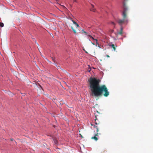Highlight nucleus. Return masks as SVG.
<instances>
[{
	"instance_id": "f3484780",
	"label": "nucleus",
	"mask_w": 153,
	"mask_h": 153,
	"mask_svg": "<svg viewBox=\"0 0 153 153\" xmlns=\"http://www.w3.org/2000/svg\"><path fill=\"white\" fill-rule=\"evenodd\" d=\"M52 60H53V62H55V58H52Z\"/></svg>"
},
{
	"instance_id": "393cba45",
	"label": "nucleus",
	"mask_w": 153,
	"mask_h": 153,
	"mask_svg": "<svg viewBox=\"0 0 153 153\" xmlns=\"http://www.w3.org/2000/svg\"><path fill=\"white\" fill-rule=\"evenodd\" d=\"M74 1H76V0H75Z\"/></svg>"
},
{
	"instance_id": "20e7f679",
	"label": "nucleus",
	"mask_w": 153,
	"mask_h": 153,
	"mask_svg": "<svg viewBox=\"0 0 153 153\" xmlns=\"http://www.w3.org/2000/svg\"><path fill=\"white\" fill-rule=\"evenodd\" d=\"M71 20L72 21L73 23L76 25V27H80L79 25L74 21L72 20V19H71Z\"/></svg>"
},
{
	"instance_id": "f8f14e48",
	"label": "nucleus",
	"mask_w": 153,
	"mask_h": 153,
	"mask_svg": "<svg viewBox=\"0 0 153 153\" xmlns=\"http://www.w3.org/2000/svg\"><path fill=\"white\" fill-rule=\"evenodd\" d=\"M95 10L94 7H92V8L91 9V11H93V12H95Z\"/></svg>"
},
{
	"instance_id": "1a4fd4ad",
	"label": "nucleus",
	"mask_w": 153,
	"mask_h": 153,
	"mask_svg": "<svg viewBox=\"0 0 153 153\" xmlns=\"http://www.w3.org/2000/svg\"><path fill=\"white\" fill-rule=\"evenodd\" d=\"M96 46H98V47H99L100 48V45L97 42H96Z\"/></svg>"
},
{
	"instance_id": "f03ea898",
	"label": "nucleus",
	"mask_w": 153,
	"mask_h": 153,
	"mask_svg": "<svg viewBox=\"0 0 153 153\" xmlns=\"http://www.w3.org/2000/svg\"><path fill=\"white\" fill-rule=\"evenodd\" d=\"M127 10V8L124 6L122 14L123 19H118L117 21L118 23L121 26L124 24H127L128 22V20L127 17L126 15V12Z\"/></svg>"
},
{
	"instance_id": "412c9836",
	"label": "nucleus",
	"mask_w": 153,
	"mask_h": 153,
	"mask_svg": "<svg viewBox=\"0 0 153 153\" xmlns=\"http://www.w3.org/2000/svg\"><path fill=\"white\" fill-rule=\"evenodd\" d=\"M91 43L92 44H93V45H94V43L92 42H91Z\"/></svg>"
},
{
	"instance_id": "6e6552de",
	"label": "nucleus",
	"mask_w": 153,
	"mask_h": 153,
	"mask_svg": "<svg viewBox=\"0 0 153 153\" xmlns=\"http://www.w3.org/2000/svg\"><path fill=\"white\" fill-rule=\"evenodd\" d=\"M94 127L96 129V132L97 133H98V128L96 126V125H94Z\"/></svg>"
},
{
	"instance_id": "423d86ee",
	"label": "nucleus",
	"mask_w": 153,
	"mask_h": 153,
	"mask_svg": "<svg viewBox=\"0 0 153 153\" xmlns=\"http://www.w3.org/2000/svg\"><path fill=\"white\" fill-rule=\"evenodd\" d=\"M109 46L112 48H113L114 51L116 49L115 47V46L114 44L110 45Z\"/></svg>"
},
{
	"instance_id": "0eeeda50",
	"label": "nucleus",
	"mask_w": 153,
	"mask_h": 153,
	"mask_svg": "<svg viewBox=\"0 0 153 153\" xmlns=\"http://www.w3.org/2000/svg\"><path fill=\"white\" fill-rule=\"evenodd\" d=\"M123 30V28L122 27V26H121V27L120 28V31L119 32H118L117 33L120 34H122V31Z\"/></svg>"
},
{
	"instance_id": "39448f33",
	"label": "nucleus",
	"mask_w": 153,
	"mask_h": 153,
	"mask_svg": "<svg viewBox=\"0 0 153 153\" xmlns=\"http://www.w3.org/2000/svg\"><path fill=\"white\" fill-rule=\"evenodd\" d=\"M86 36H87V38L89 39V40L91 42V39L92 36L89 34H86Z\"/></svg>"
},
{
	"instance_id": "4468645a",
	"label": "nucleus",
	"mask_w": 153,
	"mask_h": 153,
	"mask_svg": "<svg viewBox=\"0 0 153 153\" xmlns=\"http://www.w3.org/2000/svg\"><path fill=\"white\" fill-rule=\"evenodd\" d=\"M92 40L93 41H95L96 42H97V40L95 39H94Z\"/></svg>"
},
{
	"instance_id": "ddd939ff",
	"label": "nucleus",
	"mask_w": 153,
	"mask_h": 153,
	"mask_svg": "<svg viewBox=\"0 0 153 153\" xmlns=\"http://www.w3.org/2000/svg\"><path fill=\"white\" fill-rule=\"evenodd\" d=\"M71 29L73 30V31L74 32V33H76V30H75L74 29L73 27H71Z\"/></svg>"
},
{
	"instance_id": "7ed1b4c3",
	"label": "nucleus",
	"mask_w": 153,
	"mask_h": 153,
	"mask_svg": "<svg viewBox=\"0 0 153 153\" xmlns=\"http://www.w3.org/2000/svg\"><path fill=\"white\" fill-rule=\"evenodd\" d=\"M98 137L99 136L98 135V133H97V134H95L94 136L92 137L91 139H94L96 141H97L98 139Z\"/></svg>"
},
{
	"instance_id": "5701e85b",
	"label": "nucleus",
	"mask_w": 153,
	"mask_h": 153,
	"mask_svg": "<svg viewBox=\"0 0 153 153\" xmlns=\"http://www.w3.org/2000/svg\"><path fill=\"white\" fill-rule=\"evenodd\" d=\"M94 39L93 37H92V38H91V39Z\"/></svg>"
},
{
	"instance_id": "6ab92c4d",
	"label": "nucleus",
	"mask_w": 153,
	"mask_h": 153,
	"mask_svg": "<svg viewBox=\"0 0 153 153\" xmlns=\"http://www.w3.org/2000/svg\"><path fill=\"white\" fill-rule=\"evenodd\" d=\"M91 5L92 7H94V5L93 4H91Z\"/></svg>"
},
{
	"instance_id": "b1692460",
	"label": "nucleus",
	"mask_w": 153,
	"mask_h": 153,
	"mask_svg": "<svg viewBox=\"0 0 153 153\" xmlns=\"http://www.w3.org/2000/svg\"><path fill=\"white\" fill-rule=\"evenodd\" d=\"M89 71V72H90V70H89V71Z\"/></svg>"
},
{
	"instance_id": "4be33fe9",
	"label": "nucleus",
	"mask_w": 153,
	"mask_h": 153,
	"mask_svg": "<svg viewBox=\"0 0 153 153\" xmlns=\"http://www.w3.org/2000/svg\"><path fill=\"white\" fill-rule=\"evenodd\" d=\"M13 139H11V141H13Z\"/></svg>"
},
{
	"instance_id": "aec40b11",
	"label": "nucleus",
	"mask_w": 153,
	"mask_h": 153,
	"mask_svg": "<svg viewBox=\"0 0 153 153\" xmlns=\"http://www.w3.org/2000/svg\"><path fill=\"white\" fill-rule=\"evenodd\" d=\"M106 56L107 57H109V56L108 55H106Z\"/></svg>"
},
{
	"instance_id": "f257e3e1",
	"label": "nucleus",
	"mask_w": 153,
	"mask_h": 153,
	"mask_svg": "<svg viewBox=\"0 0 153 153\" xmlns=\"http://www.w3.org/2000/svg\"><path fill=\"white\" fill-rule=\"evenodd\" d=\"M100 82L99 79H97L95 78L90 79L89 82L91 96L98 97L102 93H104V95L105 97H107L109 95V92L105 85L100 86L99 83Z\"/></svg>"
},
{
	"instance_id": "dca6fc26",
	"label": "nucleus",
	"mask_w": 153,
	"mask_h": 153,
	"mask_svg": "<svg viewBox=\"0 0 153 153\" xmlns=\"http://www.w3.org/2000/svg\"><path fill=\"white\" fill-rule=\"evenodd\" d=\"M111 24H113L114 25H115V24L114 23V22H111Z\"/></svg>"
},
{
	"instance_id": "9d476101",
	"label": "nucleus",
	"mask_w": 153,
	"mask_h": 153,
	"mask_svg": "<svg viewBox=\"0 0 153 153\" xmlns=\"http://www.w3.org/2000/svg\"><path fill=\"white\" fill-rule=\"evenodd\" d=\"M53 141L54 142V143L55 144H58L57 140L56 139H53Z\"/></svg>"
},
{
	"instance_id": "2eb2a0df",
	"label": "nucleus",
	"mask_w": 153,
	"mask_h": 153,
	"mask_svg": "<svg viewBox=\"0 0 153 153\" xmlns=\"http://www.w3.org/2000/svg\"><path fill=\"white\" fill-rule=\"evenodd\" d=\"M83 32H84L85 33V35H86V34H87V32H86V31H84V30H83Z\"/></svg>"
},
{
	"instance_id": "9b49d317",
	"label": "nucleus",
	"mask_w": 153,
	"mask_h": 153,
	"mask_svg": "<svg viewBox=\"0 0 153 153\" xmlns=\"http://www.w3.org/2000/svg\"><path fill=\"white\" fill-rule=\"evenodd\" d=\"M0 26L1 27H3L4 26V24L2 22H0Z\"/></svg>"
},
{
	"instance_id": "a211bd4d",
	"label": "nucleus",
	"mask_w": 153,
	"mask_h": 153,
	"mask_svg": "<svg viewBox=\"0 0 153 153\" xmlns=\"http://www.w3.org/2000/svg\"><path fill=\"white\" fill-rule=\"evenodd\" d=\"M95 121H96V122H95V124L96 125H98V124L96 122V120H95Z\"/></svg>"
}]
</instances>
